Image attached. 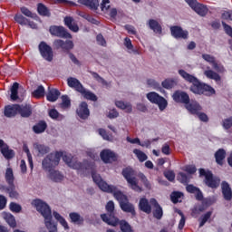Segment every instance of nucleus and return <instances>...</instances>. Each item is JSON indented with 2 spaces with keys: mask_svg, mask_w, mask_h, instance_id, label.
<instances>
[{
  "mask_svg": "<svg viewBox=\"0 0 232 232\" xmlns=\"http://www.w3.org/2000/svg\"><path fill=\"white\" fill-rule=\"evenodd\" d=\"M14 19L15 23H18L21 26H26V24H28V19L21 14H16Z\"/></svg>",
  "mask_w": 232,
  "mask_h": 232,
  "instance_id": "nucleus-48",
  "label": "nucleus"
},
{
  "mask_svg": "<svg viewBox=\"0 0 232 232\" xmlns=\"http://www.w3.org/2000/svg\"><path fill=\"white\" fill-rule=\"evenodd\" d=\"M178 73L186 82L191 84L189 91L195 93V95H207L208 97L215 95L216 92L214 88L208 83L200 82L195 75L189 74L188 72L184 71V69H179Z\"/></svg>",
  "mask_w": 232,
  "mask_h": 232,
  "instance_id": "nucleus-1",
  "label": "nucleus"
},
{
  "mask_svg": "<svg viewBox=\"0 0 232 232\" xmlns=\"http://www.w3.org/2000/svg\"><path fill=\"white\" fill-rule=\"evenodd\" d=\"M227 152L226 150L224 149H218L215 154L214 157L216 159V163L218 166H224V160H226V157H227Z\"/></svg>",
  "mask_w": 232,
  "mask_h": 232,
  "instance_id": "nucleus-29",
  "label": "nucleus"
},
{
  "mask_svg": "<svg viewBox=\"0 0 232 232\" xmlns=\"http://www.w3.org/2000/svg\"><path fill=\"white\" fill-rule=\"evenodd\" d=\"M221 193L223 195L224 200L227 202H231L232 200V188L227 181L221 182Z\"/></svg>",
  "mask_w": 232,
  "mask_h": 232,
  "instance_id": "nucleus-20",
  "label": "nucleus"
},
{
  "mask_svg": "<svg viewBox=\"0 0 232 232\" xmlns=\"http://www.w3.org/2000/svg\"><path fill=\"white\" fill-rule=\"evenodd\" d=\"M69 217H70L72 222H73L74 224L77 222H84V219L82 218H81V215H79V213H77V212H71L69 214Z\"/></svg>",
  "mask_w": 232,
  "mask_h": 232,
  "instance_id": "nucleus-53",
  "label": "nucleus"
},
{
  "mask_svg": "<svg viewBox=\"0 0 232 232\" xmlns=\"http://www.w3.org/2000/svg\"><path fill=\"white\" fill-rule=\"evenodd\" d=\"M147 99L152 104H157L160 111H164L168 108V101L155 92L147 93Z\"/></svg>",
  "mask_w": 232,
  "mask_h": 232,
  "instance_id": "nucleus-10",
  "label": "nucleus"
},
{
  "mask_svg": "<svg viewBox=\"0 0 232 232\" xmlns=\"http://www.w3.org/2000/svg\"><path fill=\"white\" fill-rule=\"evenodd\" d=\"M202 59L206 61L207 63H209V64H213L217 60L215 59V56H211V54L203 53Z\"/></svg>",
  "mask_w": 232,
  "mask_h": 232,
  "instance_id": "nucleus-60",
  "label": "nucleus"
},
{
  "mask_svg": "<svg viewBox=\"0 0 232 232\" xmlns=\"http://www.w3.org/2000/svg\"><path fill=\"white\" fill-rule=\"evenodd\" d=\"M19 111V104L5 105L4 109V115L7 119H12L17 115Z\"/></svg>",
  "mask_w": 232,
  "mask_h": 232,
  "instance_id": "nucleus-22",
  "label": "nucleus"
},
{
  "mask_svg": "<svg viewBox=\"0 0 232 232\" xmlns=\"http://www.w3.org/2000/svg\"><path fill=\"white\" fill-rule=\"evenodd\" d=\"M9 209L13 213H21V210L23 209V208L21 207V205L15 202H11L9 205Z\"/></svg>",
  "mask_w": 232,
  "mask_h": 232,
  "instance_id": "nucleus-55",
  "label": "nucleus"
},
{
  "mask_svg": "<svg viewBox=\"0 0 232 232\" xmlns=\"http://www.w3.org/2000/svg\"><path fill=\"white\" fill-rule=\"evenodd\" d=\"M121 174L130 185V189L137 191V193H142V188L139 186L137 178L135 177V170L131 168H125L122 169Z\"/></svg>",
  "mask_w": 232,
  "mask_h": 232,
  "instance_id": "nucleus-6",
  "label": "nucleus"
},
{
  "mask_svg": "<svg viewBox=\"0 0 232 232\" xmlns=\"http://www.w3.org/2000/svg\"><path fill=\"white\" fill-rule=\"evenodd\" d=\"M37 13L42 17H50L52 15L50 9H48L47 6L43 3L37 4Z\"/></svg>",
  "mask_w": 232,
  "mask_h": 232,
  "instance_id": "nucleus-32",
  "label": "nucleus"
},
{
  "mask_svg": "<svg viewBox=\"0 0 232 232\" xmlns=\"http://www.w3.org/2000/svg\"><path fill=\"white\" fill-rule=\"evenodd\" d=\"M178 180H179V182L181 184H188L189 183V178H188V175L184 172H179L178 174Z\"/></svg>",
  "mask_w": 232,
  "mask_h": 232,
  "instance_id": "nucleus-56",
  "label": "nucleus"
},
{
  "mask_svg": "<svg viewBox=\"0 0 232 232\" xmlns=\"http://www.w3.org/2000/svg\"><path fill=\"white\" fill-rule=\"evenodd\" d=\"M76 113L80 119L86 121L90 117V109H88V103L86 102H82L76 110Z\"/></svg>",
  "mask_w": 232,
  "mask_h": 232,
  "instance_id": "nucleus-21",
  "label": "nucleus"
},
{
  "mask_svg": "<svg viewBox=\"0 0 232 232\" xmlns=\"http://www.w3.org/2000/svg\"><path fill=\"white\" fill-rule=\"evenodd\" d=\"M185 2L201 17H206V15H208V6L198 3L197 0H185Z\"/></svg>",
  "mask_w": 232,
  "mask_h": 232,
  "instance_id": "nucleus-13",
  "label": "nucleus"
},
{
  "mask_svg": "<svg viewBox=\"0 0 232 232\" xmlns=\"http://www.w3.org/2000/svg\"><path fill=\"white\" fill-rule=\"evenodd\" d=\"M80 5H83L90 10H98L99 9V0H78Z\"/></svg>",
  "mask_w": 232,
  "mask_h": 232,
  "instance_id": "nucleus-31",
  "label": "nucleus"
},
{
  "mask_svg": "<svg viewBox=\"0 0 232 232\" xmlns=\"http://www.w3.org/2000/svg\"><path fill=\"white\" fill-rule=\"evenodd\" d=\"M35 149L37 150L40 155H46V153L50 152V148L44 145L37 144Z\"/></svg>",
  "mask_w": 232,
  "mask_h": 232,
  "instance_id": "nucleus-54",
  "label": "nucleus"
},
{
  "mask_svg": "<svg viewBox=\"0 0 232 232\" xmlns=\"http://www.w3.org/2000/svg\"><path fill=\"white\" fill-rule=\"evenodd\" d=\"M222 126L225 130H230L232 128V116L225 119Z\"/></svg>",
  "mask_w": 232,
  "mask_h": 232,
  "instance_id": "nucleus-61",
  "label": "nucleus"
},
{
  "mask_svg": "<svg viewBox=\"0 0 232 232\" xmlns=\"http://www.w3.org/2000/svg\"><path fill=\"white\" fill-rule=\"evenodd\" d=\"M112 195L116 200H118L120 204V208L121 210L124 211V213H130L133 217H136L137 212L135 211V206L133 204L130 203V200L128 199V196L124 195L122 191L116 189L112 192Z\"/></svg>",
  "mask_w": 232,
  "mask_h": 232,
  "instance_id": "nucleus-4",
  "label": "nucleus"
},
{
  "mask_svg": "<svg viewBox=\"0 0 232 232\" xmlns=\"http://www.w3.org/2000/svg\"><path fill=\"white\" fill-rule=\"evenodd\" d=\"M147 25L149 26L150 30H152L154 34H158V35H160L162 34V25L159 21L155 19H150L147 23Z\"/></svg>",
  "mask_w": 232,
  "mask_h": 232,
  "instance_id": "nucleus-27",
  "label": "nucleus"
},
{
  "mask_svg": "<svg viewBox=\"0 0 232 232\" xmlns=\"http://www.w3.org/2000/svg\"><path fill=\"white\" fill-rule=\"evenodd\" d=\"M5 193H8L10 198H19V192L15 190V184L9 185L8 187H5Z\"/></svg>",
  "mask_w": 232,
  "mask_h": 232,
  "instance_id": "nucleus-41",
  "label": "nucleus"
},
{
  "mask_svg": "<svg viewBox=\"0 0 232 232\" xmlns=\"http://www.w3.org/2000/svg\"><path fill=\"white\" fill-rule=\"evenodd\" d=\"M204 75L206 76L207 79H212V81H216V82H220V81H222L220 74L215 72V71L213 70L205 71Z\"/></svg>",
  "mask_w": 232,
  "mask_h": 232,
  "instance_id": "nucleus-34",
  "label": "nucleus"
},
{
  "mask_svg": "<svg viewBox=\"0 0 232 232\" xmlns=\"http://www.w3.org/2000/svg\"><path fill=\"white\" fill-rule=\"evenodd\" d=\"M84 99H87V101H92L93 102H97V95H95L93 92L87 91L84 87L79 92Z\"/></svg>",
  "mask_w": 232,
  "mask_h": 232,
  "instance_id": "nucleus-36",
  "label": "nucleus"
},
{
  "mask_svg": "<svg viewBox=\"0 0 232 232\" xmlns=\"http://www.w3.org/2000/svg\"><path fill=\"white\" fill-rule=\"evenodd\" d=\"M69 167L72 168V169H77V171H82V173H84V171H88L90 168H93V163H90L88 160H84L83 162L72 161Z\"/></svg>",
  "mask_w": 232,
  "mask_h": 232,
  "instance_id": "nucleus-19",
  "label": "nucleus"
},
{
  "mask_svg": "<svg viewBox=\"0 0 232 232\" xmlns=\"http://www.w3.org/2000/svg\"><path fill=\"white\" fill-rule=\"evenodd\" d=\"M11 101H17L19 99V83L17 82H14L11 89Z\"/></svg>",
  "mask_w": 232,
  "mask_h": 232,
  "instance_id": "nucleus-39",
  "label": "nucleus"
},
{
  "mask_svg": "<svg viewBox=\"0 0 232 232\" xmlns=\"http://www.w3.org/2000/svg\"><path fill=\"white\" fill-rule=\"evenodd\" d=\"M63 23L71 32H74L75 34L79 32V24L72 16H65L63 19Z\"/></svg>",
  "mask_w": 232,
  "mask_h": 232,
  "instance_id": "nucleus-24",
  "label": "nucleus"
},
{
  "mask_svg": "<svg viewBox=\"0 0 232 232\" xmlns=\"http://www.w3.org/2000/svg\"><path fill=\"white\" fill-rule=\"evenodd\" d=\"M147 84L150 88H153V90H157L158 92H164V89L160 87V83H159V82L155 81L154 79L147 80Z\"/></svg>",
  "mask_w": 232,
  "mask_h": 232,
  "instance_id": "nucleus-45",
  "label": "nucleus"
},
{
  "mask_svg": "<svg viewBox=\"0 0 232 232\" xmlns=\"http://www.w3.org/2000/svg\"><path fill=\"white\" fill-rule=\"evenodd\" d=\"M38 52L44 61L52 63L53 61V48L48 43L42 41L38 44Z\"/></svg>",
  "mask_w": 232,
  "mask_h": 232,
  "instance_id": "nucleus-9",
  "label": "nucleus"
},
{
  "mask_svg": "<svg viewBox=\"0 0 232 232\" xmlns=\"http://www.w3.org/2000/svg\"><path fill=\"white\" fill-rule=\"evenodd\" d=\"M161 86L162 88H165V90H171L172 88H175V86H177V81L169 78L165 79L161 82Z\"/></svg>",
  "mask_w": 232,
  "mask_h": 232,
  "instance_id": "nucleus-42",
  "label": "nucleus"
},
{
  "mask_svg": "<svg viewBox=\"0 0 232 232\" xmlns=\"http://www.w3.org/2000/svg\"><path fill=\"white\" fill-rule=\"evenodd\" d=\"M222 26H223L227 35H229V37H232V27H231V25L226 24V22L223 21L222 22Z\"/></svg>",
  "mask_w": 232,
  "mask_h": 232,
  "instance_id": "nucleus-62",
  "label": "nucleus"
},
{
  "mask_svg": "<svg viewBox=\"0 0 232 232\" xmlns=\"http://www.w3.org/2000/svg\"><path fill=\"white\" fill-rule=\"evenodd\" d=\"M0 153H2L5 160H12V159L15 157V150L10 149V146H8L3 140H0Z\"/></svg>",
  "mask_w": 232,
  "mask_h": 232,
  "instance_id": "nucleus-15",
  "label": "nucleus"
},
{
  "mask_svg": "<svg viewBox=\"0 0 232 232\" xmlns=\"http://www.w3.org/2000/svg\"><path fill=\"white\" fill-rule=\"evenodd\" d=\"M47 128H48V124H46V121H41L33 127V131H34V133H37V134L44 133Z\"/></svg>",
  "mask_w": 232,
  "mask_h": 232,
  "instance_id": "nucleus-35",
  "label": "nucleus"
},
{
  "mask_svg": "<svg viewBox=\"0 0 232 232\" xmlns=\"http://www.w3.org/2000/svg\"><path fill=\"white\" fill-rule=\"evenodd\" d=\"M185 108L191 115H198L202 111V106L198 102H188L185 105Z\"/></svg>",
  "mask_w": 232,
  "mask_h": 232,
  "instance_id": "nucleus-26",
  "label": "nucleus"
},
{
  "mask_svg": "<svg viewBox=\"0 0 232 232\" xmlns=\"http://www.w3.org/2000/svg\"><path fill=\"white\" fill-rule=\"evenodd\" d=\"M172 99L175 102H179V104H189V94L183 91H176L173 95Z\"/></svg>",
  "mask_w": 232,
  "mask_h": 232,
  "instance_id": "nucleus-18",
  "label": "nucleus"
},
{
  "mask_svg": "<svg viewBox=\"0 0 232 232\" xmlns=\"http://www.w3.org/2000/svg\"><path fill=\"white\" fill-rule=\"evenodd\" d=\"M150 203L154 208L152 210L153 218H156V220H161L162 217H164V210L160 204H159V201H157L155 198H151Z\"/></svg>",
  "mask_w": 232,
  "mask_h": 232,
  "instance_id": "nucleus-17",
  "label": "nucleus"
},
{
  "mask_svg": "<svg viewBox=\"0 0 232 232\" xmlns=\"http://www.w3.org/2000/svg\"><path fill=\"white\" fill-rule=\"evenodd\" d=\"M212 68L218 72V73H224L226 72V69L224 68V65L218 64L217 61L212 64Z\"/></svg>",
  "mask_w": 232,
  "mask_h": 232,
  "instance_id": "nucleus-58",
  "label": "nucleus"
},
{
  "mask_svg": "<svg viewBox=\"0 0 232 232\" xmlns=\"http://www.w3.org/2000/svg\"><path fill=\"white\" fill-rule=\"evenodd\" d=\"M32 204L36 208V211L41 213L44 217L47 229H51L49 231L57 232V223L52 221V208H50V206L41 199H34Z\"/></svg>",
  "mask_w": 232,
  "mask_h": 232,
  "instance_id": "nucleus-3",
  "label": "nucleus"
},
{
  "mask_svg": "<svg viewBox=\"0 0 232 232\" xmlns=\"http://www.w3.org/2000/svg\"><path fill=\"white\" fill-rule=\"evenodd\" d=\"M204 211V207L203 206H198V207H194L192 209V217H197V215H200Z\"/></svg>",
  "mask_w": 232,
  "mask_h": 232,
  "instance_id": "nucleus-63",
  "label": "nucleus"
},
{
  "mask_svg": "<svg viewBox=\"0 0 232 232\" xmlns=\"http://www.w3.org/2000/svg\"><path fill=\"white\" fill-rule=\"evenodd\" d=\"M164 177H166L167 180H169V182H173V180H175V172L168 170L164 172Z\"/></svg>",
  "mask_w": 232,
  "mask_h": 232,
  "instance_id": "nucleus-64",
  "label": "nucleus"
},
{
  "mask_svg": "<svg viewBox=\"0 0 232 232\" xmlns=\"http://www.w3.org/2000/svg\"><path fill=\"white\" fill-rule=\"evenodd\" d=\"M118 224L120 226V229L122 232H135V230H133V228L131 227V225H130V223H128V221L122 219L120 220L118 219Z\"/></svg>",
  "mask_w": 232,
  "mask_h": 232,
  "instance_id": "nucleus-40",
  "label": "nucleus"
},
{
  "mask_svg": "<svg viewBox=\"0 0 232 232\" xmlns=\"http://www.w3.org/2000/svg\"><path fill=\"white\" fill-rule=\"evenodd\" d=\"M92 177L93 182L97 184V186L100 188V189H102V191H104L105 193H112L117 189V187L106 183V181L102 180L101 175L95 173L94 171L92 172Z\"/></svg>",
  "mask_w": 232,
  "mask_h": 232,
  "instance_id": "nucleus-11",
  "label": "nucleus"
},
{
  "mask_svg": "<svg viewBox=\"0 0 232 232\" xmlns=\"http://www.w3.org/2000/svg\"><path fill=\"white\" fill-rule=\"evenodd\" d=\"M115 105L120 110H125L127 113H131L133 108L131 107V103L124 102L123 101H117L115 102Z\"/></svg>",
  "mask_w": 232,
  "mask_h": 232,
  "instance_id": "nucleus-37",
  "label": "nucleus"
},
{
  "mask_svg": "<svg viewBox=\"0 0 232 232\" xmlns=\"http://www.w3.org/2000/svg\"><path fill=\"white\" fill-rule=\"evenodd\" d=\"M61 157H63V153L59 151L55 153H50L42 162L44 169L49 172V179H51L53 182H61L63 179H64V176H63L61 172L53 169L55 166H59V162H61Z\"/></svg>",
  "mask_w": 232,
  "mask_h": 232,
  "instance_id": "nucleus-2",
  "label": "nucleus"
},
{
  "mask_svg": "<svg viewBox=\"0 0 232 232\" xmlns=\"http://www.w3.org/2000/svg\"><path fill=\"white\" fill-rule=\"evenodd\" d=\"M139 179L141 180V182H142L143 186L146 188V189H151V183L150 182V180L148 179L146 175H144V173H140Z\"/></svg>",
  "mask_w": 232,
  "mask_h": 232,
  "instance_id": "nucleus-50",
  "label": "nucleus"
},
{
  "mask_svg": "<svg viewBox=\"0 0 232 232\" xmlns=\"http://www.w3.org/2000/svg\"><path fill=\"white\" fill-rule=\"evenodd\" d=\"M212 215H213L212 211H208L206 214L201 216V220L199 222V227H203L205 226L206 222H208V220H209L211 218Z\"/></svg>",
  "mask_w": 232,
  "mask_h": 232,
  "instance_id": "nucleus-52",
  "label": "nucleus"
},
{
  "mask_svg": "<svg viewBox=\"0 0 232 232\" xmlns=\"http://www.w3.org/2000/svg\"><path fill=\"white\" fill-rule=\"evenodd\" d=\"M5 179L8 186L14 185V181L15 180V177H14V169L12 168H7L5 174Z\"/></svg>",
  "mask_w": 232,
  "mask_h": 232,
  "instance_id": "nucleus-38",
  "label": "nucleus"
},
{
  "mask_svg": "<svg viewBox=\"0 0 232 232\" xmlns=\"http://www.w3.org/2000/svg\"><path fill=\"white\" fill-rule=\"evenodd\" d=\"M184 197V193L180 191H173L170 194V200L173 204H179V202H182V200H179V198H182Z\"/></svg>",
  "mask_w": 232,
  "mask_h": 232,
  "instance_id": "nucleus-44",
  "label": "nucleus"
},
{
  "mask_svg": "<svg viewBox=\"0 0 232 232\" xmlns=\"http://www.w3.org/2000/svg\"><path fill=\"white\" fill-rule=\"evenodd\" d=\"M60 95L61 92H59V90L50 89L47 93V101H49V102H55V101L59 99Z\"/></svg>",
  "mask_w": 232,
  "mask_h": 232,
  "instance_id": "nucleus-33",
  "label": "nucleus"
},
{
  "mask_svg": "<svg viewBox=\"0 0 232 232\" xmlns=\"http://www.w3.org/2000/svg\"><path fill=\"white\" fill-rule=\"evenodd\" d=\"M20 12H22V14L25 15V17H30L31 19H35V17H37L36 14L32 13L30 9L24 6L20 8Z\"/></svg>",
  "mask_w": 232,
  "mask_h": 232,
  "instance_id": "nucleus-51",
  "label": "nucleus"
},
{
  "mask_svg": "<svg viewBox=\"0 0 232 232\" xmlns=\"http://www.w3.org/2000/svg\"><path fill=\"white\" fill-rule=\"evenodd\" d=\"M53 215L54 218L57 221H59L61 226H63V227H64V229H70V227L68 226V222L66 221V219H64L63 218V216H61V214H59L57 211H53Z\"/></svg>",
  "mask_w": 232,
  "mask_h": 232,
  "instance_id": "nucleus-43",
  "label": "nucleus"
},
{
  "mask_svg": "<svg viewBox=\"0 0 232 232\" xmlns=\"http://www.w3.org/2000/svg\"><path fill=\"white\" fill-rule=\"evenodd\" d=\"M72 106V102L70 101V98L68 95H63L62 96V108H70Z\"/></svg>",
  "mask_w": 232,
  "mask_h": 232,
  "instance_id": "nucleus-57",
  "label": "nucleus"
},
{
  "mask_svg": "<svg viewBox=\"0 0 232 232\" xmlns=\"http://www.w3.org/2000/svg\"><path fill=\"white\" fill-rule=\"evenodd\" d=\"M100 157L104 164H111V162H117L118 160L117 153L110 149L102 150L100 153Z\"/></svg>",
  "mask_w": 232,
  "mask_h": 232,
  "instance_id": "nucleus-14",
  "label": "nucleus"
},
{
  "mask_svg": "<svg viewBox=\"0 0 232 232\" xmlns=\"http://www.w3.org/2000/svg\"><path fill=\"white\" fill-rule=\"evenodd\" d=\"M51 35L53 37H59L60 39H72V34L68 33V30L64 26L51 25L49 28Z\"/></svg>",
  "mask_w": 232,
  "mask_h": 232,
  "instance_id": "nucleus-12",
  "label": "nucleus"
},
{
  "mask_svg": "<svg viewBox=\"0 0 232 232\" xmlns=\"http://www.w3.org/2000/svg\"><path fill=\"white\" fill-rule=\"evenodd\" d=\"M110 8H111V5H110V0H102L101 3L102 12H108Z\"/></svg>",
  "mask_w": 232,
  "mask_h": 232,
  "instance_id": "nucleus-59",
  "label": "nucleus"
},
{
  "mask_svg": "<svg viewBox=\"0 0 232 232\" xmlns=\"http://www.w3.org/2000/svg\"><path fill=\"white\" fill-rule=\"evenodd\" d=\"M44 95V87L43 85L38 86L37 89L32 92V96L34 97V99H41Z\"/></svg>",
  "mask_w": 232,
  "mask_h": 232,
  "instance_id": "nucleus-49",
  "label": "nucleus"
},
{
  "mask_svg": "<svg viewBox=\"0 0 232 232\" xmlns=\"http://www.w3.org/2000/svg\"><path fill=\"white\" fill-rule=\"evenodd\" d=\"M133 153L134 155H136L140 162H144L148 160V155H146V153H144L142 150L139 149H134Z\"/></svg>",
  "mask_w": 232,
  "mask_h": 232,
  "instance_id": "nucleus-46",
  "label": "nucleus"
},
{
  "mask_svg": "<svg viewBox=\"0 0 232 232\" xmlns=\"http://www.w3.org/2000/svg\"><path fill=\"white\" fill-rule=\"evenodd\" d=\"M105 209L108 214L101 215L102 222L114 227L115 226H119V218L115 217V203L112 200L109 201L105 206Z\"/></svg>",
  "mask_w": 232,
  "mask_h": 232,
  "instance_id": "nucleus-5",
  "label": "nucleus"
},
{
  "mask_svg": "<svg viewBox=\"0 0 232 232\" xmlns=\"http://www.w3.org/2000/svg\"><path fill=\"white\" fill-rule=\"evenodd\" d=\"M53 50L57 52H62L63 53H70L72 50L75 47L73 41L72 40H63V39H55L53 42Z\"/></svg>",
  "mask_w": 232,
  "mask_h": 232,
  "instance_id": "nucleus-8",
  "label": "nucleus"
},
{
  "mask_svg": "<svg viewBox=\"0 0 232 232\" xmlns=\"http://www.w3.org/2000/svg\"><path fill=\"white\" fill-rule=\"evenodd\" d=\"M151 206L153 205H151V203L150 202V200H148V198H141L140 199L138 208L140 211L146 213V215H151V212H152Z\"/></svg>",
  "mask_w": 232,
  "mask_h": 232,
  "instance_id": "nucleus-23",
  "label": "nucleus"
},
{
  "mask_svg": "<svg viewBox=\"0 0 232 232\" xmlns=\"http://www.w3.org/2000/svg\"><path fill=\"white\" fill-rule=\"evenodd\" d=\"M2 217L6 222V224L11 227L12 229H15L17 227V220H15V217L12 215L10 212H3Z\"/></svg>",
  "mask_w": 232,
  "mask_h": 232,
  "instance_id": "nucleus-25",
  "label": "nucleus"
},
{
  "mask_svg": "<svg viewBox=\"0 0 232 232\" xmlns=\"http://www.w3.org/2000/svg\"><path fill=\"white\" fill-rule=\"evenodd\" d=\"M170 34L174 39H188L189 32L188 30H184L182 27L179 25H174L170 27Z\"/></svg>",
  "mask_w": 232,
  "mask_h": 232,
  "instance_id": "nucleus-16",
  "label": "nucleus"
},
{
  "mask_svg": "<svg viewBox=\"0 0 232 232\" xmlns=\"http://www.w3.org/2000/svg\"><path fill=\"white\" fill-rule=\"evenodd\" d=\"M199 176L205 177L204 182L211 189H217L220 186V178L213 176L211 170L206 171L204 169H199Z\"/></svg>",
  "mask_w": 232,
  "mask_h": 232,
  "instance_id": "nucleus-7",
  "label": "nucleus"
},
{
  "mask_svg": "<svg viewBox=\"0 0 232 232\" xmlns=\"http://www.w3.org/2000/svg\"><path fill=\"white\" fill-rule=\"evenodd\" d=\"M18 113L24 119H28V117L32 116V105L30 104L19 105Z\"/></svg>",
  "mask_w": 232,
  "mask_h": 232,
  "instance_id": "nucleus-28",
  "label": "nucleus"
},
{
  "mask_svg": "<svg viewBox=\"0 0 232 232\" xmlns=\"http://www.w3.org/2000/svg\"><path fill=\"white\" fill-rule=\"evenodd\" d=\"M98 133L101 135V137H102L103 140H108L109 142L113 140V135L108 133V131H106L104 129H99Z\"/></svg>",
  "mask_w": 232,
  "mask_h": 232,
  "instance_id": "nucleus-47",
  "label": "nucleus"
},
{
  "mask_svg": "<svg viewBox=\"0 0 232 232\" xmlns=\"http://www.w3.org/2000/svg\"><path fill=\"white\" fill-rule=\"evenodd\" d=\"M67 84L69 88H73L78 92L84 87L77 78L73 77H69L67 79Z\"/></svg>",
  "mask_w": 232,
  "mask_h": 232,
  "instance_id": "nucleus-30",
  "label": "nucleus"
}]
</instances>
